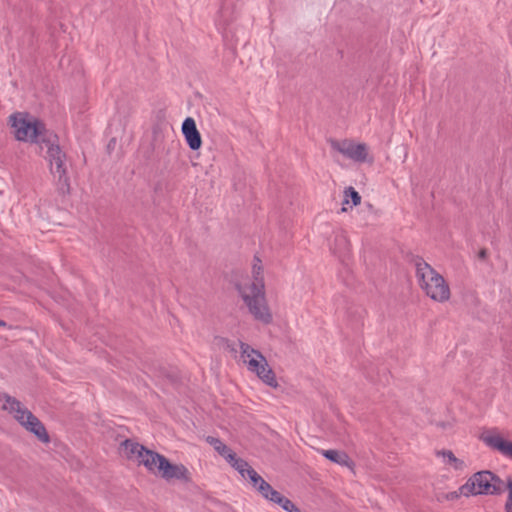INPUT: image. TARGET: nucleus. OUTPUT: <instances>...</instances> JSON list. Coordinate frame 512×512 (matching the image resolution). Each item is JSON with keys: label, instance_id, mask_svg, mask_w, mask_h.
<instances>
[{"label": "nucleus", "instance_id": "obj_1", "mask_svg": "<svg viewBox=\"0 0 512 512\" xmlns=\"http://www.w3.org/2000/svg\"><path fill=\"white\" fill-rule=\"evenodd\" d=\"M255 261L252 271L254 281L247 285H238L237 288L253 317L264 324H269L272 321V314L266 303L262 267L259 265V259Z\"/></svg>", "mask_w": 512, "mask_h": 512}, {"label": "nucleus", "instance_id": "obj_4", "mask_svg": "<svg viewBox=\"0 0 512 512\" xmlns=\"http://www.w3.org/2000/svg\"><path fill=\"white\" fill-rule=\"evenodd\" d=\"M40 148L46 150L45 158L49 162L50 171L54 178L58 180L61 189L68 188L66 154L60 148L57 136L49 133L47 138L42 139Z\"/></svg>", "mask_w": 512, "mask_h": 512}, {"label": "nucleus", "instance_id": "obj_24", "mask_svg": "<svg viewBox=\"0 0 512 512\" xmlns=\"http://www.w3.org/2000/svg\"><path fill=\"white\" fill-rule=\"evenodd\" d=\"M257 475L258 473L251 466H249L246 468L244 479H248L250 481L253 480V478H255Z\"/></svg>", "mask_w": 512, "mask_h": 512}, {"label": "nucleus", "instance_id": "obj_20", "mask_svg": "<svg viewBox=\"0 0 512 512\" xmlns=\"http://www.w3.org/2000/svg\"><path fill=\"white\" fill-rule=\"evenodd\" d=\"M287 512H301L300 509L288 498L283 497L278 503Z\"/></svg>", "mask_w": 512, "mask_h": 512}, {"label": "nucleus", "instance_id": "obj_9", "mask_svg": "<svg viewBox=\"0 0 512 512\" xmlns=\"http://www.w3.org/2000/svg\"><path fill=\"white\" fill-rule=\"evenodd\" d=\"M480 438L491 449L512 459V442L505 440L497 430L484 431Z\"/></svg>", "mask_w": 512, "mask_h": 512}, {"label": "nucleus", "instance_id": "obj_11", "mask_svg": "<svg viewBox=\"0 0 512 512\" xmlns=\"http://www.w3.org/2000/svg\"><path fill=\"white\" fill-rule=\"evenodd\" d=\"M182 133L190 149L198 150L201 147V135L193 118L187 117L182 123Z\"/></svg>", "mask_w": 512, "mask_h": 512}, {"label": "nucleus", "instance_id": "obj_18", "mask_svg": "<svg viewBox=\"0 0 512 512\" xmlns=\"http://www.w3.org/2000/svg\"><path fill=\"white\" fill-rule=\"evenodd\" d=\"M438 456L443 458V462L453 466L455 469H460L463 465V462L455 457L452 451L443 450L437 452Z\"/></svg>", "mask_w": 512, "mask_h": 512}, {"label": "nucleus", "instance_id": "obj_28", "mask_svg": "<svg viewBox=\"0 0 512 512\" xmlns=\"http://www.w3.org/2000/svg\"><path fill=\"white\" fill-rule=\"evenodd\" d=\"M5 325H6V323L4 321L0 320V326H5Z\"/></svg>", "mask_w": 512, "mask_h": 512}, {"label": "nucleus", "instance_id": "obj_19", "mask_svg": "<svg viewBox=\"0 0 512 512\" xmlns=\"http://www.w3.org/2000/svg\"><path fill=\"white\" fill-rule=\"evenodd\" d=\"M350 201L352 202L353 206H357L361 202L360 194L351 186L345 188L344 190L343 205L349 204Z\"/></svg>", "mask_w": 512, "mask_h": 512}, {"label": "nucleus", "instance_id": "obj_12", "mask_svg": "<svg viewBox=\"0 0 512 512\" xmlns=\"http://www.w3.org/2000/svg\"><path fill=\"white\" fill-rule=\"evenodd\" d=\"M165 458L166 457L157 452L145 449L138 463L144 465L151 472H159L161 460Z\"/></svg>", "mask_w": 512, "mask_h": 512}, {"label": "nucleus", "instance_id": "obj_8", "mask_svg": "<svg viewBox=\"0 0 512 512\" xmlns=\"http://www.w3.org/2000/svg\"><path fill=\"white\" fill-rule=\"evenodd\" d=\"M331 148L355 162H365L368 152L366 144H355L351 140H330Z\"/></svg>", "mask_w": 512, "mask_h": 512}, {"label": "nucleus", "instance_id": "obj_17", "mask_svg": "<svg viewBox=\"0 0 512 512\" xmlns=\"http://www.w3.org/2000/svg\"><path fill=\"white\" fill-rule=\"evenodd\" d=\"M226 461L239 472V474L245 478V471L250 465L247 461L242 458L237 457V455L233 452L232 458H227Z\"/></svg>", "mask_w": 512, "mask_h": 512}, {"label": "nucleus", "instance_id": "obj_6", "mask_svg": "<svg viewBox=\"0 0 512 512\" xmlns=\"http://www.w3.org/2000/svg\"><path fill=\"white\" fill-rule=\"evenodd\" d=\"M241 358L249 371L255 373L265 384L277 387L275 373L269 367L266 358L246 343L240 344Z\"/></svg>", "mask_w": 512, "mask_h": 512}, {"label": "nucleus", "instance_id": "obj_15", "mask_svg": "<svg viewBox=\"0 0 512 512\" xmlns=\"http://www.w3.org/2000/svg\"><path fill=\"white\" fill-rule=\"evenodd\" d=\"M206 442L209 443L225 460L232 458L233 451L225 445L219 438L207 436Z\"/></svg>", "mask_w": 512, "mask_h": 512}, {"label": "nucleus", "instance_id": "obj_5", "mask_svg": "<svg viewBox=\"0 0 512 512\" xmlns=\"http://www.w3.org/2000/svg\"><path fill=\"white\" fill-rule=\"evenodd\" d=\"M9 123L16 139L19 141H31L41 145L42 139L49 136L45 133L43 124L27 113L16 112L12 114L9 117Z\"/></svg>", "mask_w": 512, "mask_h": 512}, {"label": "nucleus", "instance_id": "obj_14", "mask_svg": "<svg viewBox=\"0 0 512 512\" xmlns=\"http://www.w3.org/2000/svg\"><path fill=\"white\" fill-rule=\"evenodd\" d=\"M349 246L350 244L346 233L344 231L336 232L334 244L333 246H331L333 253L338 255L339 257H342L346 255V253H348Z\"/></svg>", "mask_w": 512, "mask_h": 512}, {"label": "nucleus", "instance_id": "obj_2", "mask_svg": "<svg viewBox=\"0 0 512 512\" xmlns=\"http://www.w3.org/2000/svg\"><path fill=\"white\" fill-rule=\"evenodd\" d=\"M416 277L420 287L431 299L444 302L450 297L445 279L422 258L415 259Z\"/></svg>", "mask_w": 512, "mask_h": 512}, {"label": "nucleus", "instance_id": "obj_3", "mask_svg": "<svg viewBox=\"0 0 512 512\" xmlns=\"http://www.w3.org/2000/svg\"><path fill=\"white\" fill-rule=\"evenodd\" d=\"M3 409L13 415L15 420L27 431L33 433L41 442L48 443L50 438L41 421L22 405L16 398L5 394Z\"/></svg>", "mask_w": 512, "mask_h": 512}, {"label": "nucleus", "instance_id": "obj_22", "mask_svg": "<svg viewBox=\"0 0 512 512\" xmlns=\"http://www.w3.org/2000/svg\"><path fill=\"white\" fill-rule=\"evenodd\" d=\"M508 488V497L505 504V511L506 512H512V481H508L507 483Z\"/></svg>", "mask_w": 512, "mask_h": 512}, {"label": "nucleus", "instance_id": "obj_16", "mask_svg": "<svg viewBox=\"0 0 512 512\" xmlns=\"http://www.w3.org/2000/svg\"><path fill=\"white\" fill-rule=\"evenodd\" d=\"M319 452L328 460L339 465H348L349 457L346 453L338 450H319Z\"/></svg>", "mask_w": 512, "mask_h": 512}, {"label": "nucleus", "instance_id": "obj_27", "mask_svg": "<svg viewBox=\"0 0 512 512\" xmlns=\"http://www.w3.org/2000/svg\"><path fill=\"white\" fill-rule=\"evenodd\" d=\"M488 256V252L486 249H481L478 253V258L481 260H485Z\"/></svg>", "mask_w": 512, "mask_h": 512}, {"label": "nucleus", "instance_id": "obj_10", "mask_svg": "<svg viewBox=\"0 0 512 512\" xmlns=\"http://www.w3.org/2000/svg\"><path fill=\"white\" fill-rule=\"evenodd\" d=\"M159 473L165 480H183L189 481V471L182 464H172L167 458L162 459L159 466Z\"/></svg>", "mask_w": 512, "mask_h": 512}, {"label": "nucleus", "instance_id": "obj_26", "mask_svg": "<svg viewBox=\"0 0 512 512\" xmlns=\"http://www.w3.org/2000/svg\"><path fill=\"white\" fill-rule=\"evenodd\" d=\"M261 481H264V479L258 474L253 480H250L253 488L257 489V486L260 485Z\"/></svg>", "mask_w": 512, "mask_h": 512}, {"label": "nucleus", "instance_id": "obj_21", "mask_svg": "<svg viewBox=\"0 0 512 512\" xmlns=\"http://www.w3.org/2000/svg\"><path fill=\"white\" fill-rule=\"evenodd\" d=\"M272 489L273 488L271 487V485L264 480V481H261L260 485L257 486L256 490L266 499V497H268L269 493H271Z\"/></svg>", "mask_w": 512, "mask_h": 512}, {"label": "nucleus", "instance_id": "obj_23", "mask_svg": "<svg viewBox=\"0 0 512 512\" xmlns=\"http://www.w3.org/2000/svg\"><path fill=\"white\" fill-rule=\"evenodd\" d=\"M283 495H281L278 491L272 489L271 490V493H269L268 497H266L267 500L271 501V502H274L276 504H278L280 502V500L283 499Z\"/></svg>", "mask_w": 512, "mask_h": 512}, {"label": "nucleus", "instance_id": "obj_25", "mask_svg": "<svg viewBox=\"0 0 512 512\" xmlns=\"http://www.w3.org/2000/svg\"><path fill=\"white\" fill-rule=\"evenodd\" d=\"M463 493H460V488L456 491H452L446 494L447 500H456L458 499Z\"/></svg>", "mask_w": 512, "mask_h": 512}, {"label": "nucleus", "instance_id": "obj_7", "mask_svg": "<svg viewBox=\"0 0 512 512\" xmlns=\"http://www.w3.org/2000/svg\"><path fill=\"white\" fill-rule=\"evenodd\" d=\"M502 481L490 471L475 473L469 480L460 487L463 496L478 494H499L502 491Z\"/></svg>", "mask_w": 512, "mask_h": 512}, {"label": "nucleus", "instance_id": "obj_13", "mask_svg": "<svg viewBox=\"0 0 512 512\" xmlns=\"http://www.w3.org/2000/svg\"><path fill=\"white\" fill-rule=\"evenodd\" d=\"M121 448L123 453L127 456V458L139 461L143 452L145 451V447L140 445L137 442L132 440H125L121 444Z\"/></svg>", "mask_w": 512, "mask_h": 512}]
</instances>
